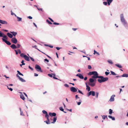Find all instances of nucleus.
Instances as JSON below:
<instances>
[{"instance_id": "obj_54", "label": "nucleus", "mask_w": 128, "mask_h": 128, "mask_svg": "<svg viewBox=\"0 0 128 128\" xmlns=\"http://www.w3.org/2000/svg\"><path fill=\"white\" fill-rule=\"evenodd\" d=\"M88 68L89 69H90L92 68V67L88 65Z\"/></svg>"}, {"instance_id": "obj_45", "label": "nucleus", "mask_w": 128, "mask_h": 128, "mask_svg": "<svg viewBox=\"0 0 128 128\" xmlns=\"http://www.w3.org/2000/svg\"><path fill=\"white\" fill-rule=\"evenodd\" d=\"M45 117L46 118H47V120L48 121V122H49V121H50V120H49V118H48L49 116H48H48H45Z\"/></svg>"}, {"instance_id": "obj_39", "label": "nucleus", "mask_w": 128, "mask_h": 128, "mask_svg": "<svg viewBox=\"0 0 128 128\" xmlns=\"http://www.w3.org/2000/svg\"><path fill=\"white\" fill-rule=\"evenodd\" d=\"M99 93L98 92H96V97L98 98V95Z\"/></svg>"}, {"instance_id": "obj_51", "label": "nucleus", "mask_w": 128, "mask_h": 128, "mask_svg": "<svg viewBox=\"0 0 128 128\" xmlns=\"http://www.w3.org/2000/svg\"><path fill=\"white\" fill-rule=\"evenodd\" d=\"M110 73V72H105V74L106 75H108Z\"/></svg>"}, {"instance_id": "obj_41", "label": "nucleus", "mask_w": 128, "mask_h": 128, "mask_svg": "<svg viewBox=\"0 0 128 128\" xmlns=\"http://www.w3.org/2000/svg\"><path fill=\"white\" fill-rule=\"evenodd\" d=\"M60 110L62 111H64V109L62 107H60L59 108Z\"/></svg>"}, {"instance_id": "obj_10", "label": "nucleus", "mask_w": 128, "mask_h": 128, "mask_svg": "<svg viewBox=\"0 0 128 128\" xmlns=\"http://www.w3.org/2000/svg\"><path fill=\"white\" fill-rule=\"evenodd\" d=\"M114 95H112L110 97V99L109 100V101L110 102L114 101V97L115 96Z\"/></svg>"}, {"instance_id": "obj_50", "label": "nucleus", "mask_w": 128, "mask_h": 128, "mask_svg": "<svg viewBox=\"0 0 128 128\" xmlns=\"http://www.w3.org/2000/svg\"><path fill=\"white\" fill-rule=\"evenodd\" d=\"M108 3V2H103V4L105 5H106Z\"/></svg>"}, {"instance_id": "obj_21", "label": "nucleus", "mask_w": 128, "mask_h": 128, "mask_svg": "<svg viewBox=\"0 0 128 128\" xmlns=\"http://www.w3.org/2000/svg\"><path fill=\"white\" fill-rule=\"evenodd\" d=\"M120 76L127 78L128 77V74H124L122 75V76Z\"/></svg>"}, {"instance_id": "obj_40", "label": "nucleus", "mask_w": 128, "mask_h": 128, "mask_svg": "<svg viewBox=\"0 0 128 128\" xmlns=\"http://www.w3.org/2000/svg\"><path fill=\"white\" fill-rule=\"evenodd\" d=\"M44 122H45L46 124H50V121L48 122V120L45 121H44Z\"/></svg>"}, {"instance_id": "obj_23", "label": "nucleus", "mask_w": 128, "mask_h": 128, "mask_svg": "<svg viewBox=\"0 0 128 128\" xmlns=\"http://www.w3.org/2000/svg\"><path fill=\"white\" fill-rule=\"evenodd\" d=\"M56 119H57V118L56 117H54V119H53V121L52 122H51V123H53V124L56 121Z\"/></svg>"}, {"instance_id": "obj_6", "label": "nucleus", "mask_w": 128, "mask_h": 128, "mask_svg": "<svg viewBox=\"0 0 128 128\" xmlns=\"http://www.w3.org/2000/svg\"><path fill=\"white\" fill-rule=\"evenodd\" d=\"M12 42L14 44H16L18 42L17 40L15 38H13L11 39Z\"/></svg>"}, {"instance_id": "obj_30", "label": "nucleus", "mask_w": 128, "mask_h": 128, "mask_svg": "<svg viewBox=\"0 0 128 128\" xmlns=\"http://www.w3.org/2000/svg\"><path fill=\"white\" fill-rule=\"evenodd\" d=\"M109 114L111 115L112 112V110L111 109H110L109 110Z\"/></svg>"}, {"instance_id": "obj_19", "label": "nucleus", "mask_w": 128, "mask_h": 128, "mask_svg": "<svg viewBox=\"0 0 128 128\" xmlns=\"http://www.w3.org/2000/svg\"><path fill=\"white\" fill-rule=\"evenodd\" d=\"M10 32L12 34V36H15L17 34V33L16 32Z\"/></svg>"}, {"instance_id": "obj_43", "label": "nucleus", "mask_w": 128, "mask_h": 128, "mask_svg": "<svg viewBox=\"0 0 128 128\" xmlns=\"http://www.w3.org/2000/svg\"><path fill=\"white\" fill-rule=\"evenodd\" d=\"M7 86V88H8L9 90H10V91H12L13 90V89L12 88H9L8 86Z\"/></svg>"}, {"instance_id": "obj_35", "label": "nucleus", "mask_w": 128, "mask_h": 128, "mask_svg": "<svg viewBox=\"0 0 128 128\" xmlns=\"http://www.w3.org/2000/svg\"><path fill=\"white\" fill-rule=\"evenodd\" d=\"M46 22H47L48 24H52V23L50 22L47 19L46 20Z\"/></svg>"}, {"instance_id": "obj_7", "label": "nucleus", "mask_w": 128, "mask_h": 128, "mask_svg": "<svg viewBox=\"0 0 128 128\" xmlns=\"http://www.w3.org/2000/svg\"><path fill=\"white\" fill-rule=\"evenodd\" d=\"M78 88H76L74 87H72L70 88V90L71 92H75L77 91V89Z\"/></svg>"}, {"instance_id": "obj_14", "label": "nucleus", "mask_w": 128, "mask_h": 128, "mask_svg": "<svg viewBox=\"0 0 128 128\" xmlns=\"http://www.w3.org/2000/svg\"><path fill=\"white\" fill-rule=\"evenodd\" d=\"M49 115L51 116H56V114L54 112L51 113L49 112Z\"/></svg>"}, {"instance_id": "obj_56", "label": "nucleus", "mask_w": 128, "mask_h": 128, "mask_svg": "<svg viewBox=\"0 0 128 128\" xmlns=\"http://www.w3.org/2000/svg\"><path fill=\"white\" fill-rule=\"evenodd\" d=\"M43 53H44V54H45V55H46L50 59H51L52 58H51L50 56H48V55L44 53L43 52Z\"/></svg>"}, {"instance_id": "obj_20", "label": "nucleus", "mask_w": 128, "mask_h": 128, "mask_svg": "<svg viewBox=\"0 0 128 128\" xmlns=\"http://www.w3.org/2000/svg\"><path fill=\"white\" fill-rule=\"evenodd\" d=\"M42 112L43 114H46L45 116H48V114L47 112L46 111L44 110H43L42 111Z\"/></svg>"}, {"instance_id": "obj_9", "label": "nucleus", "mask_w": 128, "mask_h": 128, "mask_svg": "<svg viewBox=\"0 0 128 128\" xmlns=\"http://www.w3.org/2000/svg\"><path fill=\"white\" fill-rule=\"evenodd\" d=\"M16 76L18 78L19 80L22 82H25L26 80H24L23 78H20V76L18 74H16Z\"/></svg>"}, {"instance_id": "obj_46", "label": "nucleus", "mask_w": 128, "mask_h": 128, "mask_svg": "<svg viewBox=\"0 0 128 128\" xmlns=\"http://www.w3.org/2000/svg\"><path fill=\"white\" fill-rule=\"evenodd\" d=\"M17 48H19L20 46V45L19 44H17Z\"/></svg>"}, {"instance_id": "obj_58", "label": "nucleus", "mask_w": 128, "mask_h": 128, "mask_svg": "<svg viewBox=\"0 0 128 128\" xmlns=\"http://www.w3.org/2000/svg\"><path fill=\"white\" fill-rule=\"evenodd\" d=\"M53 24H55V25H59V24L58 23H56V22H54L53 23Z\"/></svg>"}, {"instance_id": "obj_4", "label": "nucleus", "mask_w": 128, "mask_h": 128, "mask_svg": "<svg viewBox=\"0 0 128 128\" xmlns=\"http://www.w3.org/2000/svg\"><path fill=\"white\" fill-rule=\"evenodd\" d=\"M95 92L94 91H90L87 94V96H89L90 95H92V96H95Z\"/></svg>"}, {"instance_id": "obj_52", "label": "nucleus", "mask_w": 128, "mask_h": 128, "mask_svg": "<svg viewBox=\"0 0 128 128\" xmlns=\"http://www.w3.org/2000/svg\"><path fill=\"white\" fill-rule=\"evenodd\" d=\"M48 75L50 77L52 78V75L50 74H48Z\"/></svg>"}, {"instance_id": "obj_61", "label": "nucleus", "mask_w": 128, "mask_h": 128, "mask_svg": "<svg viewBox=\"0 0 128 128\" xmlns=\"http://www.w3.org/2000/svg\"><path fill=\"white\" fill-rule=\"evenodd\" d=\"M11 14L12 15H14L15 14L14 13L12 12V10H11Z\"/></svg>"}, {"instance_id": "obj_47", "label": "nucleus", "mask_w": 128, "mask_h": 128, "mask_svg": "<svg viewBox=\"0 0 128 128\" xmlns=\"http://www.w3.org/2000/svg\"><path fill=\"white\" fill-rule=\"evenodd\" d=\"M29 58L32 61H33V62L34 61V60L33 58H32V57H31L30 56H29Z\"/></svg>"}, {"instance_id": "obj_15", "label": "nucleus", "mask_w": 128, "mask_h": 128, "mask_svg": "<svg viewBox=\"0 0 128 128\" xmlns=\"http://www.w3.org/2000/svg\"><path fill=\"white\" fill-rule=\"evenodd\" d=\"M85 84L86 87V90H87L88 91H90V87L88 86L87 85L86 83V82Z\"/></svg>"}, {"instance_id": "obj_24", "label": "nucleus", "mask_w": 128, "mask_h": 128, "mask_svg": "<svg viewBox=\"0 0 128 128\" xmlns=\"http://www.w3.org/2000/svg\"><path fill=\"white\" fill-rule=\"evenodd\" d=\"M108 117L112 119V120H115V118L114 117H112L111 116H108Z\"/></svg>"}, {"instance_id": "obj_29", "label": "nucleus", "mask_w": 128, "mask_h": 128, "mask_svg": "<svg viewBox=\"0 0 128 128\" xmlns=\"http://www.w3.org/2000/svg\"><path fill=\"white\" fill-rule=\"evenodd\" d=\"M102 116V119L103 120H104L106 118L107 119H108L107 116L103 115Z\"/></svg>"}, {"instance_id": "obj_53", "label": "nucleus", "mask_w": 128, "mask_h": 128, "mask_svg": "<svg viewBox=\"0 0 128 128\" xmlns=\"http://www.w3.org/2000/svg\"><path fill=\"white\" fill-rule=\"evenodd\" d=\"M18 51V53L19 54H21V52L20 50L19 49H18L17 50Z\"/></svg>"}, {"instance_id": "obj_59", "label": "nucleus", "mask_w": 128, "mask_h": 128, "mask_svg": "<svg viewBox=\"0 0 128 128\" xmlns=\"http://www.w3.org/2000/svg\"><path fill=\"white\" fill-rule=\"evenodd\" d=\"M44 61H46L47 62H49V60L46 58L44 59Z\"/></svg>"}, {"instance_id": "obj_22", "label": "nucleus", "mask_w": 128, "mask_h": 128, "mask_svg": "<svg viewBox=\"0 0 128 128\" xmlns=\"http://www.w3.org/2000/svg\"><path fill=\"white\" fill-rule=\"evenodd\" d=\"M107 0L108 3V5L109 6L112 2L113 0Z\"/></svg>"}, {"instance_id": "obj_28", "label": "nucleus", "mask_w": 128, "mask_h": 128, "mask_svg": "<svg viewBox=\"0 0 128 128\" xmlns=\"http://www.w3.org/2000/svg\"><path fill=\"white\" fill-rule=\"evenodd\" d=\"M17 18L18 19V21H21L22 20V18H21L19 17H17Z\"/></svg>"}, {"instance_id": "obj_55", "label": "nucleus", "mask_w": 128, "mask_h": 128, "mask_svg": "<svg viewBox=\"0 0 128 128\" xmlns=\"http://www.w3.org/2000/svg\"><path fill=\"white\" fill-rule=\"evenodd\" d=\"M24 61L23 60H22V61L21 62V63L22 64V65H24L25 64L24 63Z\"/></svg>"}, {"instance_id": "obj_25", "label": "nucleus", "mask_w": 128, "mask_h": 128, "mask_svg": "<svg viewBox=\"0 0 128 128\" xmlns=\"http://www.w3.org/2000/svg\"><path fill=\"white\" fill-rule=\"evenodd\" d=\"M19 109L20 111V115L21 116H24V114L23 113L22 111V110L21 108H20Z\"/></svg>"}, {"instance_id": "obj_60", "label": "nucleus", "mask_w": 128, "mask_h": 128, "mask_svg": "<svg viewBox=\"0 0 128 128\" xmlns=\"http://www.w3.org/2000/svg\"><path fill=\"white\" fill-rule=\"evenodd\" d=\"M28 68L30 69H31L32 70H33V68H32L31 67H30V66H29Z\"/></svg>"}, {"instance_id": "obj_42", "label": "nucleus", "mask_w": 128, "mask_h": 128, "mask_svg": "<svg viewBox=\"0 0 128 128\" xmlns=\"http://www.w3.org/2000/svg\"><path fill=\"white\" fill-rule=\"evenodd\" d=\"M3 35L4 34L2 32H1L0 31V37H2Z\"/></svg>"}, {"instance_id": "obj_17", "label": "nucleus", "mask_w": 128, "mask_h": 128, "mask_svg": "<svg viewBox=\"0 0 128 128\" xmlns=\"http://www.w3.org/2000/svg\"><path fill=\"white\" fill-rule=\"evenodd\" d=\"M7 36H8V37H9V38H12V37H13L12 35V34H10L9 32H8V33H7Z\"/></svg>"}, {"instance_id": "obj_36", "label": "nucleus", "mask_w": 128, "mask_h": 128, "mask_svg": "<svg viewBox=\"0 0 128 128\" xmlns=\"http://www.w3.org/2000/svg\"><path fill=\"white\" fill-rule=\"evenodd\" d=\"M93 75H94L98 74V72L96 71H93Z\"/></svg>"}, {"instance_id": "obj_38", "label": "nucleus", "mask_w": 128, "mask_h": 128, "mask_svg": "<svg viewBox=\"0 0 128 128\" xmlns=\"http://www.w3.org/2000/svg\"><path fill=\"white\" fill-rule=\"evenodd\" d=\"M93 71L90 72L89 73H88V75H90V76L93 75Z\"/></svg>"}, {"instance_id": "obj_27", "label": "nucleus", "mask_w": 128, "mask_h": 128, "mask_svg": "<svg viewBox=\"0 0 128 128\" xmlns=\"http://www.w3.org/2000/svg\"><path fill=\"white\" fill-rule=\"evenodd\" d=\"M2 37L3 38H4L5 39L8 40V37L6 35H5L4 34Z\"/></svg>"}, {"instance_id": "obj_49", "label": "nucleus", "mask_w": 128, "mask_h": 128, "mask_svg": "<svg viewBox=\"0 0 128 128\" xmlns=\"http://www.w3.org/2000/svg\"><path fill=\"white\" fill-rule=\"evenodd\" d=\"M78 92L80 93V94H82V95L83 94L82 93V92L80 90H78Z\"/></svg>"}, {"instance_id": "obj_57", "label": "nucleus", "mask_w": 128, "mask_h": 128, "mask_svg": "<svg viewBox=\"0 0 128 128\" xmlns=\"http://www.w3.org/2000/svg\"><path fill=\"white\" fill-rule=\"evenodd\" d=\"M75 98L76 99H77V98H80L77 95H76L75 96Z\"/></svg>"}, {"instance_id": "obj_13", "label": "nucleus", "mask_w": 128, "mask_h": 128, "mask_svg": "<svg viewBox=\"0 0 128 128\" xmlns=\"http://www.w3.org/2000/svg\"><path fill=\"white\" fill-rule=\"evenodd\" d=\"M0 23L3 24H8V22H7L2 20L0 19Z\"/></svg>"}, {"instance_id": "obj_32", "label": "nucleus", "mask_w": 128, "mask_h": 128, "mask_svg": "<svg viewBox=\"0 0 128 128\" xmlns=\"http://www.w3.org/2000/svg\"><path fill=\"white\" fill-rule=\"evenodd\" d=\"M110 72L111 73V74L113 75H116V74L114 72L112 71H110Z\"/></svg>"}, {"instance_id": "obj_16", "label": "nucleus", "mask_w": 128, "mask_h": 128, "mask_svg": "<svg viewBox=\"0 0 128 128\" xmlns=\"http://www.w3.org/2000/svg\"><path fill=\"white\" fill-rule=\"evenodd\" d=\"M10 47L13 49H16L17 48L16 45L14 44H13L11 45L10 46Z\"/></svg>"}, {"instance_id": "obj_11", "label": "nucleus", "mask_w": 128, "mask_h": 128, "mask_svg": "<svg viewBox=\"0 0 128 128\" xmlns=\"http://www.w3.org/2000/svg\"><path fill=\"white\" fill-rule=\"evenodd\" d=\"M98 74L93 75L92 76V78H93L94 79H96L98 78H100V76H98Z\"/></svg>"}, {"instance_id": "obj_26", "label": "nucleus", "mask_w": 128, "mask_h": 128, "mask_svg": "<svg viewBox=\"0 0 128 128\" xmlns=\"http://www.w3.org/2000/svg\"><path fill=\"white\" fill-rule=\"evenodd\" d=\"M115 66L119 68H122V66L119 64H115Z\"/></svg>"}, {"instance_id": "obj_63", "label": "nucleus", "mask_w": 128, "mask_h": 128, "mask_svg": "<svg viewBox=\"0 0 128 128\" xmlns=\"http://www.w3.org/2000/svg\"><path fill=\"white\" fill-rule=\"evenodd\" d=\"M27 17L30 19H32V17L30 16H28Z\"/></svg>"}, {"instance_id": "obj_18", "label": "nucleus", "mask_w": 128, "mask_h": 128, "mask_svg": "<svg viewBox=\"0 0 128 128\" xmlns=\"http://www.w3.org/2000/svg\"><path fill=\"white\" fill-rule=\"evenodd\" d=\"M24 59L27 61H29L30 60L29 58L26 55L24 56Z\"/></svg>"}, {"instance_id": "obj_1", "label": "nucleus", "mask_w": 128, "mask_h": 128, "mask_svg": "<svg viewBox=\"0 0 128 128\" xmlns=\"http://www.w3.org/2000/svg\"><path fill=\"white\" fill-rule=\"evenodd\" d=\"M120 20L122 22L124 25V26L126 27V28L128 29V26L127 25V23L126 22L123 16V14H122L120 15Z\"/></svg>"}, {"instance_id": "obj_3", "label": "nucleus", "mask_w": 128, "mask_h": 128, "mask_svg": "<svg viewBox=\"0 0 128 128\" xmlns=\"http://www.w3.org/2000/svg\"><path fill=\"white\" fill-rule=\"evenodd\" d=\"M90 82H88L89 85L92 87H94L96 84V83L94 82V80L92 78H90L89 79Z\"/></svg>"}, {"instance_id": "obj_37", "label": "nucleus", "mask_w": 128, "mask_h": 128, "mask_svg": "<svg viewBox=\"0 0 128 128\" xmlns=\"http://www.w3.org/2000/svg\"><path fill=\"white\" fill-rule=\"evenodd\" d=\"M108 62L110 64H113V62H112V61L111 60H108Z\"/></svg>"}, {"instance_id": "obj_2", "label": "nucleus", "mask_w": 128, "mask_h": 128, "mask_svg": "<svg viewBox=\"0 0 128 128\" xmlns=\"http://www.w3.org/2000/svg\"><path fill=\"white\" fill-rule=\"evenodd\" d=\"M100 78L101 79H98V81L100 83L106 82L108 80V78L107 77L104 78V76H100Z\"/></svg>"}, {"instance_id": "obj_44", "label": "nucleus", "mask_w": 128, "mask_h": 128, "mask_svg": "<svg viewBox=\"0 0 128 128\" xmlns=\"http://www.w3.org/2000/svg\"><path fill=\"white\" fill-rule=\"evenodd\" d=\"M80 102H77V104L78 105H80L81 103V100H80Z\"/></svg>"}, {"instance_id": "obj_34", "label": "nucleus", "mask_w": 128, "mask_h": 128, "mask_svg": "<svg viewBox=\"0 0 128 128\" xmlns=\"http://www.w3.org/2000/svg\"><path fill=\"white\" fill-rule=\"evenodd\" d=\"M94 54H97L98 55H100V54L98 52H97L96 51L94 50Z\"/></svg>"}, {"instance_id": "obj_62", "label": "nucleus", "mask_w": 128, "mask_h": 128, "mask_svg": "<svg viewBox=\"0 0 128 128\" xmlns=\"http://www.w3.org/2000/svg\"><path fill=\"white\" fill-rule=\"evenodd\" d=\"M61 48H59V47H56V49L57 50H59Z\"/></svg>"}, {"instance_id": "obj_64", "label": "nucleus", "mask_w": 128, "mask_h": 128, "mask_svg": "<svg viewBox=\"0 0 128 128\" xmlns=\"http://www.w3.org/2000/svg\"><path fill=\"white\" fill-rule=\"evenodd\" d=\"M87 79V77H85L84 78V80H86Z\"/></svg>"}, {"instance_id": "obj_48", "label": "nucleus", "mask_w": 128, "mask_h": 128, "mask_svg": "<svg viewBox=\"0 0 128 128\" xmlns=\"http://www.w3.org/2000/svg\"><path fill=\"white\" fill-rule=\"evenodd\" d=\"M64 86L65 87H67V88H68L69 87V85L68 84H64Z\"/></svg>"}, {"instance_id": "obj_33", "label": "nucleus", "mask_w": 128, "mask_h": 128, "mask_svg": "<svg viewBox=\"0 0 128 128\" xmlns=\"http://www.w3.org/2000/svg\"><path fill=\"white\" fill-rule=\"evenodd\" d=\"M26 55H24V53H22L20 54V56L24 58V56Z\"/></svg>"}, {"instance_id": "obj_5", "label": "nucleus", "mask_w": 128, "mask_h": 128, "mask_svg": "<svg viewBox=\"0 0 128 128\" xmlns=\"http://www.w3.org/2000/svg\"><path fill=\"white\" fill-rule=\"evenodd\" d=\"M35 68L37 70L38 72L40 71L41 72H42V71L41 70V69L40 66L38 64H36L35 66Z\"/></svg>"}, {"instance_id": "obj_31", "label": "nucleus", "mask_w": 128, "mask_h": 128, "mask_svg": "<svg viewBox=\"0 0 128 128\" xmlns=\"http://www.w3.org/2000/svg\"><path fill=\"white\" fill-rule=\"evenodd\" d=\"M79 77L81 79H83L84 78L83 76L81 74H80V75L79 76Z\"/></svg>"}, {"instance_id": "obj_8", "label": "nucleus", "mask_w": 128, "mask_h": 128, "mask_svg": "<svg viewBox=\"0 0 128 128\" xmlns=\"http://www.w3.org/2000/svg\"><path fill=\"white\" fill-rule=\"evenodd\" d=\"M2 40L3 41L5 42L8 45H10L11 44V43L9 41L6 40L4 38H2Z\"/></svg>"}, {"instance_id": "obj_12", "label": "nucleus", "mask_w": 128, "mask_h": 128, "mask_svg": "<svg viewBox=\"0 0 128 128\" xmlns=\"http://www.w3.org/2000/svg\"><path fill=\"white\" fill-rule=\"evenodd\" d=\"M19 93L20 94V98L23 100H24L25 98L24 95L22 94V92H20Z\"/></svg>"}]
</instances>
